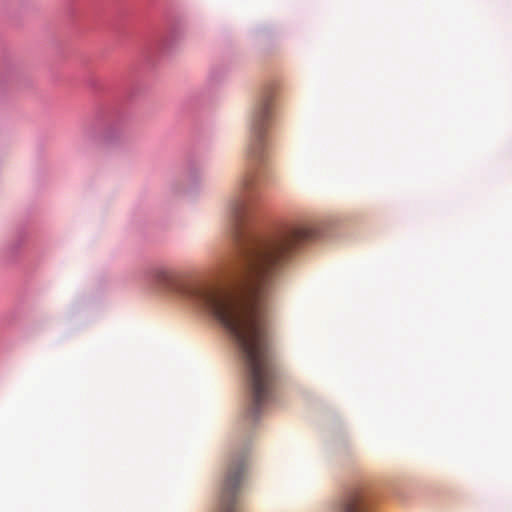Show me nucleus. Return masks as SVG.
<instances>
[{"label": "nucleus", "mask_w": 512, "mask_h": 512, "mask_svg": "<svg viewBox=\"0 0 512 512\" xmlns=\"http://www.w3.org/2000/svg\"><path fill=\"white\" fill-rule=\"evenodd\" d=\"M370 499L363 488L350 490L338 504V512H368Z\"/></svg>", "instance_id": "20e7f679"}, {"label": "nucleus", "mask_w": 512, "mask_h": 512, "mask_svg": "<svg viewBox=\"0 0 512 512\" xmlns=\"http://www.w3.org/2000/svg\"><path fill=\"white\" fill-rule=\"evenodd\" d=\"M246 467L247 459L244 456L233 458L229 462L221 489L220 512H237V497Z\"/></svg>", "instance_id": "7ed1b4c3"}, {"label": "nucleus", "mask_w": 512, "mask_h": 512, "mask_svg": "<svg viewBox=\"0 0 512 512\" xmlns=\"http://www.w3.org/2000/svg\"><path fill=\"white\" fill-rule=\"evenodd\" d=\"M272 102V93L264 94L252 114L249 154L256 160H260L264 156L266 132L270 124Z\"/></svg>", "instance_id": "f03ea898"}, {"label": "nucleus", "mask_w": 512, "mask_h": 512, "mask_svg": "<svg viewBox=\"0 0 512 512\" xmlns=\"http://www.w3.org/2000/svg\"><path fill=\"white\" fill-rule=\"evenodd\" d=\"M258 180L259 172L254 167L248 169L227 207L231 234L238 248L235 283L223 287L207 280H191L165 266L146 272L149 282L205 309L225 328L244 365L250 394L247 414L252 419L270 401L275 380L266 317L275 278L296 246L317 235L307 224L287 225L267 236L246 231Z\"/></svg>", "instance_id": "f257e3e1"}]
</instances>
